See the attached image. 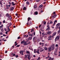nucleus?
<instances>
[{"label":"nucleus","instance_id":"1","mask_svg":"<svg viewBox=\"0 0 60 60\" xmlns=\"http://www.w3.org/2000/svg\"><path fill=\"white\" fill-rule=\"evenodd\" d=\"M59 38H60V37L59 36H57L56 37L55 39V41H57V40H58L59 39Z\"/></svg>","mask_w":60,"mask_h":60},{"label":"nucleus","instance_id":"2","mask_svg":"<svg viewBox=\"0 0 60 60\" xmlns=\"http://www.w3.org/2000/svg\"><path fill=\"white\" fill-rule=\"evenodd\" d=\"M36 39H37V38L36 37H33V39L34 42H35V41L36 40Z\"/></svg>","mask_w":60,"mask_h":60},{"label":"nucleus","instance_id":"3","mask_svg":"<svg viewBox=\"0 0 60 60\" xmlns=\"http://www.w3.org/2000/svg\"><path fill=\"white\" fill-rule=\"evenodd\" d=\"M28 19V22H27L28 23H27V25H28V24H29V23H28V22H29V21L30 20H32V19L30 17H28L27 19Z\"/></svg>","mask_w":60,"mask_h":60},{"label":"nucleus","instance_id":"4","mask_svg":"<svg viewBox=\"0 0 60 60\" xmlns=\"http://www.w3.org/2000/svg\"><path fill=\"white\" fill-rule=\"evenodd\" d=\"M47 27H48V28H47L46 30L47 31H49V29H50V28L49 27V25H48L47 26Z\"/></svg>","mask_w":60,"mask_h":60},{"label":"nucleus","instance_id":"5","mask_svg":"<svg viewBox=\"0 0 60 60\" xmlns=\"http://www.w3.org/2000/svg\"><path fill=\"white\" fill-rule=\"evenodd\" d=\"M23 53H24V51H21L19 52L20 55H24Z\"/></svg>","mask_w":60,"mask_h":60},{"label":"nucleus","instance_id":"6","mask_svg":"<svg viewBox=\"0 0 60 60\" xmlns=\"http://www.w3.org/2000/svg\"><path fill=\"white\" fill-rule=\"evenodd\" d=\"M12 19V17H11V16H9L8 17V20H11Z\"/></svg>","mask_w":60,"mask_h":60},{"label":"nucleus","instance_id":"7","mask_svg":"<svg viewBox=\"0 0 60 60\" xmlns=\"http://www.w3.org/2000/svg\"><path fill=\"white\" fill-rule=\"evenodd\" d=\"M10 11H13V10L14 9V7H11L10 8Z\"/></svg>","mask_w":60,"mask_h":60},{"label":"nucleus","instance_id":"8","mask_svg":"<svg viewBox=\"0 0 60 60\" xmlns=\"http://www.w3.org/2000/svg\"><path fill=\"white\" fill-rule=\"evenodd\" d=\"M27 42H26V41H24V42L23 43V45H24V46L27 45Z\"/></svg>","mask_w":60,"mask_h":60},{"label":"nucleus","instance_id":"9","mask_svg":"<svg viewBox=\"0 0 60 60\" xmlns=\"http://www.w3.org/2000/svg\"><path fill=\"white\" fill-rule=\"evenodd\" d=\"M51 31H49L48 32H47V34H49H49H51Z\"/></svg>","mask_w":60,"mask_h":60},{"label":"nucleus","instance_id":"10","mask_svg":"<svg viewBox=\"0 0 60 60\" xmlns=\"http://www.w3.org/2000/svg\"><path fill=\"white\" fill-rule=\"evenodd\" d=\"M11 4H12V6H14V5H15V4H14V2H12Z\"/></svg>","mask_w":60,"mask_h":60},{"label":"nucleus","instance_id":"11","mask_svg":"<svg viewBox=\"0 0 60 60\" xmlns=\"http://www.w3.org/2000/svg\"><path fill=\"white\" fill-rule=\"evenodd\" d=\"M37 54H40V53L39 52V49H38L37 51Z\"/></svg>","mask_w":60,"mask_h":60},{"label":"nucleus","instance_id":"12","mask_svg":"<svg viewBox=\"0 0 60 60\" xmlns=\"http://www.w3.org/2000/svg\"><path fill=\"white\" fill-rule=\"evenodd\" d=\"M32 37H29L28 38V40H32Z\"/></svg>","mask_w":60,"mask_h":60},{"label":"nucleus","instance_id":"13","mask_svg":"<svg viewBox=\"0 0 60 60\" xmlns=\"http://www.w3.org/2000/svg\"><path fill=\"white\" fill-rule=\"evenodd\" d=\"M24 58L26 59H27V55H25Z\"/></svg>","mask_w":60,"mask_h":60},{"label":"nucleus","instance_id":"14","mask_svg":"<svg viewBox=\"0 0 60 60\" xmlns=\"http://www.w3.org/2000/svg\"><path fill=\"white\" fill-rule=\"evenodd\" d=\"M51 50V47L49 48V52H50Z\"/></svg>","mask_w":60,"mask_h":60},{"label":"nucleus","instance_id":"15","mask_svg":"<svg viewBox=\"0 0 60 60\" xmlns=\"http://www.w3.org/2000/svg\"><path fill=\"white\" fill-rule=\"evenodd\" d=\"M56 22H57V21L56 20H55L54 22V23L53 24V26H54L55 25V23H56Z\"/></svg>","mask_w":60,"mask_h":60},{"label":"nucleus","instance_id":"16","mask_svg":"<svg viewBox=\"0 0 60 60\" xmlns=\"http://www.w3.org/2000/svg\"><path fill=\"white\" fill-rule=\"evenodd\" d=\"M52 17H53V18H55L56 17V15H53L52 16Z\"/></svg>","mask_w":60,"mask_h":60},{"label":"nucleus","instance_id":"17","mask_svg":"<svg viewBox=\"0 0 60 60\" xmlns=\"http://www.w3.org/2000/svg\"><path fill=\"white\" fill-rule=\"evenodd\" d=\"M6 16L7 17H9V16H9V14L8 13H7L6 14Z\"/></svg>","mask_w":60,"mask_h":60},{"label":"nucleus","instance_id":"18","mask_svg":"<svg viewBox=\"0 0 60 60\" xmlns=\"http://www.w3.org/2000/svg\"><path fill=\"white\" fill-rule=\"evenodd\" d=\"M26 53H27V54H30V51H26Z\"/></svg>","mask_w":60,"mask_h":60},{"label":"nucleus","instance_id":"19","mask_svg":"<svg viewBox=\"0 0 60 60\" xmlns=\"http://www.w3.org/2000/svg\"><path fill=\"white\" fill-rule=\"evenodd\" d=\"M34 9H36V8H37V5H35L34 6Z\"/></svg>","mask_w":60,"mask_h":60},{"label":"nucleus","instance_id":"20","mask_svg":"<svg viewBox=\"0 0 60 60\" xmlns=\"http://www.w3.org/2000/svg\"><path fill=\"white\" fill-rule=\"evenodd\" d=\"M38 12L37 11H36L35 12L34 15H37L38 14Z\"/></svg>","mask_w":60,"mask_h":60},{"label":"nucleus","instance_id":"21","mask_svg":"<svg viewBox=\"0 0 60 60\" xmlns=\"http://www.w3.org/2000/svg\"><path fill=\"white\" fill-rule=\"evenodd\" d=\"M34 53H37L36 49H34Z\"/></svg>","mask_w":60,"mask_h":60},{"label":"nucleus","instance_id":"22","mask_svg":"<svg viewBox=\"0 0 60 60\" xmlns=\"http://www.w3.org/2000/svg\"><path fill=\"white\" fill-rule=\"evenodd\" d=\"M42 34L43 36H45V34L44 32L42 33Z\"/></svg>","mask_w":60,"mask_h":60},{"label":"nucleus","instance_id":"23","mask_svg":"<svg viewBox=\"0 0 60 60\" xmlns=\"http://www.w3.org/2000/svg\"><path fill=\"white\" fill-rule=\"evenodd\" d=\"M6 7H7L6 9L8 10V9H9V7H8V5H6Z\"/></svg>","mask_w":60,"mask_h":60},{"label":"nucleus","instance_id":"24","mask_svg":"<svg viewBox=\"0 0 60 60\" xmlns=\"http://www.w3.org/2000/svg\"><path fill=\"white\" fill-rule=\"evenodd\" d=\"M54 48H55V46H54V45H53L52 46V50H54Z\"/></svg>","mask_w":60,"mask_h":60},{"label":"nucleus","instance_id":"25","mask_svg":"<svg viewBox=\"0 0 60 60\" xmlns=\"http://www.w3.org/2000/svg\"><path fill=\"white\" fill-rule=\"evenodd\" d=\"M27 58H28V59H29V60H30V56H27Z\"/></svg>","mask_w":60,"mask_h":60},{"label":"nucleus","instance_id":"26","mask_svg":"<svg viewBox=\"0 0 60 60\" xmlns=\"http://www.w3.org/2000/svg\"><path fill=\"white\" fill-rule=\"evenodd\" d=\"M30 55H31L30 53H29L27 55V56H30Z\"/></svg>","mask_w":60,"mask_h":60},{"label":"nucleus","instance_id":"27","mask_svg":"<svg viewBox=\"0 0 60 60\" xmlns=\"http://www.w3.org/2000/svg\"><path fill=\"white\" fill-rule=\"evenodd\" d=\"M25 42V41L24 40H23L21 42V44H23V43H24V42Z\"/></svg>","mask_w":60,"mask_h":60},{"label":"nucleus","instance_id":"28","mask_svg":"<svg viewBox=\"0 0 60 60\" xmlns=\"http://www.w3.org/2000/svg\"><path fill=\"white\" fill-rule=\"evenodd\" d=\"M43 6V5H41L39 6V8H41V7H42Z\"/></svg>","mask_w":60,"mask_h":60},{"label":"nucleus","instance_id":"29","mask_svg":"<svg viewBox=\"0 0 60 60\" xmlns=\"http://www.w3.org/2000/svg\"><path fill=\"white\" fill-rule=\"evenodd\" d=\"M44 49H45V50H47V47H45V48H44Z\"/></svg>","mask_w":60,"mask_h":60},{"label":"nucleus","instance_id":"30","mask_svg":"<svg viewBox=\"0 0 60 60\" xmlns=\"http://www.w3.org/2000/svg\"><path fill=\"white\" fill-rule=\"evenodd\" d=\"M34 30L33 29H31V33H32V32H34Z\"/></svg>","mask_w":60,"mask_h":60},{"label":"nucleus","instance_id":"31","mask_svg":"<svg viewBox=\"0 0 60 60\" xmlns=\"http://www.w3.org/2000/svg\"><path fill=\"white\" fill-rule=\"evenodd\" d=\"M44 49H42V50H40V51L41 52H42L43 51H44Z\"/></svg>","mask_w":60,"mask_h":60},{"label":"nucleus","instance_id":"32","mask_svg":"<svg viewBox=\"0 0 60 60\" xmlns=\"http://www.w3.org/2000/svg\"><path fill=\"white\" fill-rule=\"evenodd\" d=\"M3 26H4L2 24L1 25V26H0V27L1 28H3Z\"/></svg>","mask_w":60,"mask_h":60},{"label":"nucleus","instance_id":"33","mask_svg":"<svg viewBox=\"0 0 60 60\" xmlns=\"http://www.w3.org/2000/svg\"><path fill=\"white\" fill-rule=\"evenodd\" d=\"M1 30L2 32H4V30L3 29V28H2L1 29Z\"/></svg>","mask_w":60,"mask_h":60},{"label":"nucleus","instance_id":"34","mask_svg":"<svg viewBox=\"0 0 60 60\" xmlns=\"http://www.w3.org/2000/svg\"><path fill=\"white\" fill-rule=\"evenodd\" d=\"M23 9L24 10H26V8L25 7H24L23 8Z\"/></svg>","mask_w":60,"mask_h":60},{"label":"nucleus","instance_id":"35","mask_svg":"<svg viewBox=\"0 0 60 60\" xmlns=\"http://www.w3.org/2000/svg\"><path fill=\"white\" fill-rule=\"evenodd\" d=\"M40 57H39L38 58V59L37 60H40Z\"/></svg>","mask_w":60,"mask_h":60},{"label":"nucleus","instance_id":"36","mask_svg":"<svg viewBox=\"0 0 60 60\" xmlns=\"http://www.w3.org/2000/svg\"><path fill=\"white\" fill-rule=\"evenodd\" d=\"M53 22H52V21H51L50 23V24H53Z\"/></svg>","mask_w":60,"mask_h":60},{"label":"nucleus","instance_id":"37","mask_svg":"<svg viewBox=\"0 0 60 60\" xmlns=\"http://www.w3.org/2000/svg\"><path fill=\"white\" fill-rule=\"evenodd\" d=\"M26 3L27 4H29V3L28 1Z\"/></svg>","mask_w":60,"mask_h":60},{"label":"nucleus","instance_id":"38","mask_svg":"<svg viewBox=\"0 0 60 60\" xmlns=\"http://www.w3.org/2000/svg\"><path fill=\"white\" fill-rule=\"evenodd\" d=\"M58 45L57 44H56L55 45V47H58Z\"/></svg>","mask_w":60,"mask_h":60},{"label":"nucleus","instance_id":"39","mask_svg":"<svg viewBox=\"0 0 60 60\" xmlns=\"http://www.w3.org/2000/svg\"><path fill=\"white\" fill-rule=\"evenodd\" d=\"M60 29L59 30L58 32V34H59V33H60Z\"/></svg>","mask_w":60,"mask_h":60},{"label":"nucleus","instance_id":"40","mask_svg":"<svg viewBox=\"0 0 60 60\" xmlns=\"http://www.w3.org/2000/svg\"><path fill=\"white\" fill-rule=\"evenodd\" d=\"M56 34V32H55L53 34V36H54Z\"/></svg>","mask_w":60,"mask_h":60},{"label":"nucleus","instance_id":"41","mask_svg":"<svg viewBox=\"0 0 60 60\" xmlns=\"http://www.w3.org/2000/svg\"><path fill=\"white\" fill-rule=\"evenodd\" d=\"M15 56L16 58H18V57L19 56V55H16Z\"/></svg>","mask_w":60,"mask_h":60},{"label":"nucleus","instance_id":"42","mask_svg":"<svg viewBox=\"0 0 60 60\" xmlns=\"http://www.w3.org/2000/svg\"><path fill=\"white\" fill-rule=\"evenodd\" d=\"M49 38H52V36H50L48 37Z\"/></svg>","mask_w":60,"mask_h":60},{"label":"nucleus","instance_id":"43","mask_svg":"<svg viewBox=\"0 0 60 60\" xmlns=\"http://www.w3.org/2000/svg\"><path fill=\"white\" fill-rule=\"evenodd\" d=\"M40 1V0H36V2H39Z\"/></svg>","mask_w":60,"mask_h":60},{"label":"nucleus","instance_id":"44","mask_svg":"<svg viewBox=\"0 0 60 60\" xmlns=\"http://www.w3.org/2000/svg\"><path fill=\"white\" fill-rule=\"evenodd\" d=\"M20 46V45H17V47H19Z\"/></svg>","mask_w":60,"mask_h":60},{"label":"nucleus","instance_id":"45","mask_svg":"<svg viewBox=\"0 0 60 60\" xmlns=\"http://www.w3.org/2000/svg\"><path fill=\"white\" fill-rule=\"evenodd\" d=\"M3 23H5V20H4L3 21Z\"/></svg>","mask_w":60,"mask_h":60},{"label":"nucleus","instance_id":"46","mask_svg":"<svg viewBox=\"0 0 60 60\" xmlns=\"http://www.w3.org/2000/svg\"><path fill=\"white\" fill-rule=\"evenodd\" d=\"M29 36H33V35H32V34H30L29 35Z\"/></svg>","mask_w":60,"mask_h":60},{"label":"nucleus","instance_id":"47","mask_svg":"<svg viewBox=\"0 0 60 60\" xmlns=\"http://www.w3.org/2000/svg\"><path fill=\"white\" fill-rule=\"evenodd\" d=\"M46 22H44V25H45L46 24Z\"/></svg>","mask_w":60,"mask_h":60},{"label":"nucleus","instance_id":"48","mask_svg":"<svg viewBox=\"0 0 60 60\" xmlns=\"http://www.w3.org/2000/svg\"><path fill=\"white\" fill-rule=\"evenodd\" d=\"M42 44V43H41V42H40L39 43L40 45H41Z\"/></svg>","mask_w":60,"mask_h":60},{"label":"nucleus","instance_id":"49","mask_svg":"<svg viewBox=\"0 0 60 60\" xmlns=\"http://www.w3.org/2000/svg\"><path fill=\"white\" fill-rule=\"evenodd\" d=\"M57 49H58V48L57 47L56 48V52H57Z\"/></svg>","mask_w":60,"mask_h":60},{"label":"nucleus","instance_id":"50","mask_svg":"<svg viewBox=\"0 0 60 60\" xmlns=\"http://www.w3.org/2000/svg\"><path fill=\"white\" fill-rule=\"evenodd\" d=\"M35 34V31L34 33V36Z\"/></svg>","mask_w":60,"mask_h":60},{"label":"nucleus","instance_id":"51","mask_svg":"<svg viewBox=\"0 0 60 60\" xmlns=\"http://www.w3.org/2000/svg\"><path fill=\"white\" fill-rule=\"evenodd\" d=\"M0 4L2 5V2H1V1H0Z\"/></svg>","mask_w":60,"mask_h":60},{"label":"nucleus","instance_id":"52","mask_svg":"<svg viewBox=\"0 0 60 60\" xmlns=\"http://www.w3.org/2000/svg\"><path fill=\"white\" fill-rule=\"evenodd\" d=\"M4 30L5 31H7V30H6V28H5L4 29Z\"/></svg>","mask_w":60,"mask_h":60},{"label":"nucleus","instance_id":"53","mask_svg":"<svg viewBox=\"0 0 60 60\" xmlns=\"http://www.w3.org/2000/svg\"><path fill=\"white\" fill-rule=\"evenodd\" d=\"M29 25L30 26H31V25H32L31 23H29Z\"/></svg>","mask_w":60,"mask_h":60},{"label":"nucleus","instance_id":"54","mask_svg":"<svg viewBox=\"0 0 60 60\" xmlns=\"http://www.w3.org/2000/svg\"><path fill=\"white\" fill-rule=\"evenodd\" d=\"M8 31H10V28H8Z\"/></svg>","mask_w":60,"mask_h":60},{"label":"nucleus","instance_id":"55","mask_svg":"<svg viewBox=\"0 0 60 60\" xmlns=\"http://www.w3.org/2000/svg\"><path fill=\"white\" fill-rule=\"evenodd\" d=\"M41 25H40L39 26V28H40L41 27Z\"/></svg>","mask_w":60,"mask_h":60},{"label":"nucleus","instance_id":"56","mask_svg":"<svg viewBox=\"0 0 60 60\" xmlns=\"http://www.w3.org/2000/svg\"><path fill=\"white\" fill-rule=\"evenodd\" d=\"M51 40V38H49V39H48V41H49V40Z\"/></svg>","mask_w":60,"mask_h":60},{"label":"nucleus","instance_id":"57","mask_svg":"<svg viewBox=\"0 0 60 60\" xmlns=\"http://www.w3.org/2000/svg\"><path fill=\"white\" fill-rule=\"evenodd\" d=\"M13 56H15V54H14L13 55Z\"/></svg>","mask_w":60,"mask_h":60},{"label":"nucleus","instance_id":"58","mask_svg":"<svg viewBox=\"0 0 60 60\" xmlns=\"http://www.w3.org/2000/svg\"><path fill=\"white\" fill-rule=\"evenodd\" d=\"M39 33L40 34H41V31H39Z\"/></svg>","mask_w":60,"mask_h":60},{"label":"nucleus","instance_id":"59","mask_svg":"<svg viewBox=\"0 0 60 60\" xmlns=\"http://www.w3.org/2000/svg\"><path fill=\"white\" fill-rule=\"evenodd\" d=\"M2 25V22H0V25Z\"/></svg>","mask_w":60,"mask_h":60},{"label":"nucleus","instance_id":"60","mask_svg":"<svg viewBox=\"0 0 60 60\" xmlns=\"http://www.w3.org/2000/svg\"><path fill=\"white\" fill-rule=\"evenodd\" d=\"M20 37H18V39H20Z\"/></svg>","mask_w":60,"mask_h":60},{"label":"nucleus","instance_id":"61","mask_svg":"<svg viewBox=\"0 0 60 60\" xmlns=\"http://www.w3.org/2000/svg\"><path fill=\"white\" fill-rule=\"evenodd\" d=\"M40 12L41 13H42V12H43V11L42 10L40 11Z\"/></svg>","mask_w":60,"mask_h":60},{"label":"nucleus","instance_id":"62","mask_svg":"<svg viewBox=\"0 0 60 60\" xmlns=\"http://www.w3.org/2000/svg\"><path fill=\"white\" fill-rule=\"evenodd\" d=\"M3 41H7V40H4Z\"/></svg>","mask_w":60,"mask_h":60},{"label":"nucleus","instance_id":"63","mask_svg":"<svg viewBox=\"0 0 60 60\" xmlns=\"http://www.w3.org/2000/svg\"><path fill=\"white\" fill-rule=\"evenodd\" d=\"M58 26H60V23H58Z\"/></svg>","mask_w":60,"mask_h":60},{"label":"nucleus","instance_id":"64","mask_svg":"<svg viewBox=\"0 0 60 60\" xmlns=\"http://www.w3.org/2000/svg\"><path fill=\"white\" fill-rule=\"evenodd\" d=\"M42 42H44V40H42Z\"/></svg>","mask_w":60,"mask_h":60}]
</instances>
